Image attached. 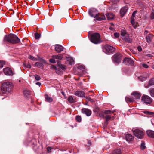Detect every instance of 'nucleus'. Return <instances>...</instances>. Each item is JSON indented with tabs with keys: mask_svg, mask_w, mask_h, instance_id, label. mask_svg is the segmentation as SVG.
Instances as JSON below:
<instances>
[{
	"mask_svg": "<svg viewBox=\"0 0 154 154\" xmlns=\"http://www.w3.org/2000/svg\"><path fill=\"white\" fill-rule=\"evenodd\" d=\"M137 11H134L132 15V18H134L135 16V14L137 13Z\"/></svg>",
	"mask_w": 154,
	"mask_h": 154,
	"instance_id": "nucleus-46",
	"label": "nucleus"
},
{
	"mask_svg": "<svg viewBox=\"0 0 154 154\" xmlns=\"http://www.w3.org/2000/svg\"><path fill=\"white\" fill-rule=\"evenodd\" d=\"M148 33V31L147 30H146L145 31V32H144V34L145 35L147 34Z\"/></svg>",
	"mask_w": 154,
	"mask_h": 154,
	"instance_id": "nucleus-60",
	"label": "nucleus"
},
{
	"mask_svg": "<svg viewBox=\"0 0 154 154\" xmlns=\"http://www.w3.org/2000/svg\"><path fill=\"white\" fill-rule=\"evenodd\" d=\"M68 63L69 65H71L73 64L74 63V60L73 59L71 58L68 60Z\"/></svg>",
	"mask_w": 154,
	"mask_h": 154,
	"instance_id": "nucleus-33",
	"label": "nucleus"
},
{
	"mask_svg": "<svg viewBox=\"0 0 154 154\" xmlns=\"http://www.w3.org/2000/svg\"><path fill=\"white\" fill-rule=\"evenodd\" d=\"M55 49L56 52L60 53L63 50V47L60 45H55Z\"/></svg>",
	"mask_w": 154,
	"mask_h": 154,
	"instance_id": "nucleus-13",
	"label": "nucleus"
},
{
	"mask_svg": "<svg viewBox=\"0 0 154 154\" xmlns=\"http://www.w3.org/2000/svg\"><path fill=\"white\" fill-rule=\"evenodd\" d=\"M126 33V31L124 29H122L121 31V34L122 36H124Z\"/></svg>",
	"mask_w": 154,
	"mask_h": 154,
	"instance_id": "nucleus-30",
	"label": "nucleus"
},
{
	"mask_svg": "<svg viewBox=\"0 0 154 154\" xmlns=\"http://www.w3.org/2000/svg\"><path fill=\"white\" fill-rule=\"evenodd\" d=\"M150 17L152 19H154V13L152 12L151 14V15H150Z\"/></svg>",
	"mask_w": 154,
	"mask_h": 154,
	"instance_id": "nucleus-52",
	"label": "nucleus"
},
{
	"mask_svg": "<svg viewBox=\"0 0 154 154\" xmlns=\"http://www.w3.org/2000/svg\"><path fill=\"white\" fill-rule=\"evenodd\" d=\"M35 65L38 68H41L43 69L44 67V65L43 64L40 62H36L35 63Z\"/></svg>",
	"mask_w": 154,
	"mask_h": 154,
	"instance_id": "nucleus-24",
	"label": "nucleus"
},
{
	"mask_svg": "<svg viewBox=\"0 0 154 154\" xmlns=\"http://www.w3.org/2000/svg\"><path fill=\"white\" fill-rule=\"evenodd\" d=\"M146 134L149 137L154 138V131L150 130H148L146 131Z\"/></svg>",
	"mask_w": 154,
	"mask_h": 154,
	"instance_id": "nucleus-16",
	"label": "nucleus"
},
{
	"mask_svg": "<svg viewBox=\"0 0 154 154\" xmlns=\"http://www.w3.org/2000/svg\"><path fill=\"white\" fill-rule=\"evenodd\" d=\"M105 49L107 52L109 53H112L115 51V49L113 47L109 45H105Z\"/></svg>",
	"mask_w": 154,
	"mask_h": 154,
	"instance_id": "nucleus-11",
	"label": "nucleus"
},
{
	"mask_svg": "<svg viewBox=\"0 0 154 154\" xmlns=\"http://www.w3.org/2000/svg\"><path fill=\"white\" fill-rule=\"evenodd\" d=\"M88 100L89 101H90L91 102H93L94 101V100L93 99H92L90 98H89Z\"/></svg>",
	"mask_w": 154,
	"mask_h": 154,
	"instance_id": "nucleus-59",
	"label": "nucleus"
},
{
	"mask_svg": "<svg viewBox=\"0 0 154 154\" xmlns=\"http://www.w3.org/2000/svg\"><path fill=\"white\" fill-rule=\"evenodd\" d=\"M121 153V151L119 149H115L112 152V154H120Z\"/></svg>",
	"mask_w": 154,
	"mask_h": 154,
	"instance_id": "nucleus-26",
	"label": "nucleus"
},
{
	"mask_svg": "<svg viewBox=\"0 0 154 154\" xmlns=\"http://www.w3.org/2000/svg\"><path fill=\"white\" fill-rule=\"evenodd\" d=\"M35 37L36 39H39L40 37V35L38 33H35Z\"/></svg>",
	"mask_w": 154,
	"mask_h": 154,
	"instance_id": "nucleus-37",
	"label": "nucleus"
},
{
	"mask_svg": "<svg viewBox=\"0 0 154 154\" xmlns=\"http://www.w3.org/2000/svg\"><path fill=\"white\" fill-rule=\"evenodd\" d=\"M82 112L88 116H90L91 114V111L90 110L86 108H83L82 109Z\"/></svg>",
	"mask_w": 154,
	"mask_h": 154,
	"instance_id": "nucleus-14",
	"label": "nucleus"
},
{
	"mask_svg": "<svg viewBox=\"0 0 154 154\" xmlns=\"http://www.w3.org/2000/svg\"><path fill=\"white\" fill-rule=\"evenodd\" d=\"M35 77L36 80L37 81H38L41 79V78L40 76L37 75H35Z\"/></svg>",
	"mask_w": 154,
	"mask_h": 154,
	"instance_id": "nucleus-43",
	"label": "nucleus"
},
{
	"mask_svg": "<svg viewBox=\"0 0 154 154\" xmlns=\"http://www.w3.org/2000/svg\"><path fill=\"white\" fill-rule=\"evenodd\" d=\"M126 140L127 141H130L132 140L133 137L132 135L128 134L125 136Z\"/></svg>",
	"mask_w": 154,
	"mask_h": 154,
	"instance_id": "nucleus-19",
	"label": "nucleus"
},
{
	"mask_svg": "<svg viewBox=\"0 0 154 154\" xmlns=\"http://www.w3.org/2000/svg\"><path fill=\"white\" fill-rule=\"evenodd\" d=\"M98 11L94 8H92L89 11V15L92 17L96 18L98 14Z\"/></svg>",
	"mask_w": 154,
	"mask_h": 154,
	"instance_id": "nucleus-7",
	"label": "nucleus"
},
{
	"mask_svg": "<svg viewBox=\"0 0 154 154\" xmlns=\"http://www.w3.org/2000/svg\"><path fill=\"white\" fill-rule=\"evenodd\" d=\"M45 100L49 103L53 101V99L51 97H49L47 94L45 95Z\"/></svg>",
	"mask_w": 154,
	"mask_h": 154,
	"instance_id": "nucleus-22",
	"label": "nucleus"
},
{
	"mask_svg": "<svg viewBox=\"0 0 154 154\" xmlns=\"http://www.w3.org/2000/svg\"><path fill=\"white\" fill-rule=\"evenodd\" d=\"M131 24L133 25L134 24V18H131Z\"/></svg>",
	"mask_w": 154,
	"mask_h": 154,
	"instance_id": "nucleus-48",
	"label": "nucleus"
},
{
	"mask_svg": "<svg viewBox=\"0 0 154 154\" xmlns=\"http://www.w3.org/2000/svg\"><path fill=\"white\" fill-rule=\"evenodd\" d=\"M105 118L106 119V121L107 122L108 121H109V120L110 119L111 117L110 116L107 115L106 116Z\"/></svg>",
	"mask_w": 154,
	"mask_h": 154,
	"instance_id": "nucleus-42",
	"label": "nucleus"
},
{
	"mask_svg": "<svg viewBox=\"0 0 154 154\" xmlns=\"http://www.w3.org/2000/svg\"><path fill=\"white\" fill-rule=\"evenodd\" d=\"M143 66L144 67L146 68H148L149 67L148 65L146 64H143Z\"/></svg>",
	"mask_w": 154,
	"mask_h": 154,
	"instance_id": "nucleus-54",
	"label": "nucleus"
},
{
	"mask_svg": "<svg viewBox=\"0 0 154 154\" xmlns=\"http://www.w3.org/2000/svg\"><path fill=\"white\" fill-rule=\"evenodd\" d=\"M50 68L52 69L56 70V67L54 65H51L50 66Z\"/></svg>",
	"mask_w": 154,
	"mask_h": 154,
	"instance_id": "nucleus-50",
	"label": "nucleus"
},
{
	"mask_svg": "<svg viewBox=\"0 0 154 154\" xmlns=\"http://www.w3.org/2000/svg\"><path fill=\"white\" fill-rule=\"evenodd\" d=\"M106 17L107 18L109 19H113L114 17V15L112 13H109L107 14H106Z\"/></svg>",
	"mask_w": 154,
	"mask_h": 154,
	"instance_id": "nucleus-25",
	"label": "nucleus"
},
{
	"mask_svg": "<svg viewBox=\"0 0 154 154\" xmlns=\"http://www.w3.org/2000/svg\"><path fill=\"white\" fill-rule=\"evenodd\" d=\"M23 94L25 97H26L31 94V92L28 89H25L23 90Z\"/></svg>",
	"mask_w": 154,
	"mask_h": 154,
	"instance_id": "nucleus-21",
	"label": "nucleus"
},
{
	"mask_svg": "<svg viewBox=\"0 0 154 154\" xmlns=\"http://www.w3.org/2000/svg\"><path fill=\"white\" fill-rule=\"evenodd\" d=\"M112 113V112L110 110H107L105 111V113L106 114H108Z\"/></svg>",
	"mask_w": 154,
	"mask_h": 154,
	"instance_id": "nucleus-45",
	"label": "nucleus"
},
{
	"mask_svg": "<svg viewBox=\"0 0 154 154\" xmlns=\"http://www.w3.org/2000/svg\"><path fill=\"white\" fill-rule=\"evenodd\" d=\"M13 87L12 84L10 82H4L1 88L2 92L3 94H7L8 93H11Z\"/></svg>",
	"mask_w": 154,
	"mask_h": 154,
	"instance_id": "nucleus-2",
	"label": "nucleus"
},
{
	"mask_svg": "<svg viewBox=\"0 0 154 154\" xmlns=\"http://www.w3.org/2000/svg\"><path fill=\"white\" fill-rule=\"evenodd\" d=\"M68 100L70 103H73L75 102V100L71 96H70L68 97Z\"/></svg>",
	"mask_w": 154,
	"mask_h": 154,
	"instance_id": "nucleus-28",
	"label": "nucleus"
},
{
	"mask_svg": "<svg viewBox=\"0 0 154 154\" xmlns=\"http://www.w3.org/2000/svg\"><path fill=\"white\" fill-rule=\"evenodd\" d=\"M128 10V7L127 6H125L122 7L120 11V13L121 16L123 17L127 12Z\"/></svg>",
	"mask_w": 154,
	"mask_h": 154,
	"instance_id": "nucleus-12",
	"label": "nucleus"
},
{
	"mask_svg": "<svg viewBox=\"0 0 154 154\" xmlns=\"http://www.w3.org/2000/svg\"><path fill=\"white\" fill-rule=\"evenodd\" d=\"M153 35L152 34H149L148 36L146 37V39L147 42L150 43L151 42Z\"/></svg>",
	"mask_w": 154,
	"mask_h": 154,
	"instance_id": "nucleus-23",
	"label": "nucleus"
},
{
	"mask_svg": "<svg viewBox=\"0 0 154 154\" xmlns=\"http://www.w3.org/2000/svg\"><path fill=\"white\" fill-rule=\"evenodd\" d=\"M3 72L4 73L7 75L11 76L13 75L12 69L8 67L4 68Z\"/></svg>",
	"mask_w": 154,
	"mask_h": 154,
	"instance_id": "nucleus-10",
	"label": "nucleus"
},
{
	"mask_svg": "<svg viewBox=\"0 0 154 154\" xmlns=\"http://www.w3.org/2000/svg\"><path fill=\"white\" fill-rule=\"evenodd\" d=\"M114 35L115 37H116V38H118L119 37V34L118 33H114Z\"/></svg>",
	"mask_w": 154,
	"mask_h": 154,
	"instance_id": "nucleus-49",
	"label": "nucleus"
},
{
	"mask_svg": "<svg viewBox=\"0 0 154 154\" xmlns=\"http://www.w3.org/2000/svg\"><path fill=\"white\" fill-rule=\"evenodd\" d=\"M123 63L127 65L133 66L134 65V62L132 60L129 58H125L123 60Z\"/></svg>",
	"mask_w": 154,
	"mask_h": 154,
	"instance_id": "nucleus-8",
	"label": "nucleus"
},
{
	"mask_svg": "<svg viewBox=\"0 0 154 154\" xmlns=\"http://www.w3.org/2000/svg\"><path fill=\"white\" fill-rule=\"evenodd\" d=\"M101 117H104V116L103 114H102V115H101Z\"/></svg>",
	"mask_w": 154,
	"mask_h": 154,
	"instance_id": "nucleus-62",
	"label": "nucleus"
},
{
	"mask_svg": "<svg viewBox=\"0 0 154 154\" xmlns=\"http://www.w3.org/2000/svg\"><path fill=\"white\" fill-rule=\"evenodd\" d=\"M4 42H8L12 44H17L20 42L19 38L15 35L13 34H10L6 35L4 38Z\"/></svg>",
	"mask_w": 154,
	"mask_h": 154,
	"instance_id": "nucleus-1",
	"label": "nucleus"
},
{
	"mask_svg": "<svg viewBox=\"0 0 154 154\" xmlns=\"http://www.w3.org/2000/svg\"><path fill=\"white\" fill-rule=\"evenodd\" d=\"M125 100L127 102L128 101L130 102H133L134 101V100L133 98H130L128 97H126Z\"/></svg>",
	"mask_w": 154,
	"mask_h": 154,
	"instance_id": "nucleus-29",
	"label": "nucleus"
},
{
	"mask_svg": "<svg viewBox=\"0 0 154 154\" xmlns=\"http://www.w3.org/2000/svg\"><path fill=\"white\" fill-rule=\"evenodd\" d=\"M140 147L142 150H144L145 149V144L144 142H142L141 144Z\"/></svg>",
	"mask_w": 154,
	"mask_h": 154,
	"instance_id": "nucleus-38",
	"label": "nucleus"
},
{
	"mask_svg": "<svg viewBox=\"0 0 154 154\" xmlns=\"http://www.w3.org/2000/svg\"><path fill=\"white\" fill-rule=\"evenodd\" d=\"M76 121L78 122H80L81 120V117L79 116H77L76 117Z\"/></svg>",
	"mask_w": 154,
	"mask_h": 154,
	"instance_id": "nucleus-36",
	"label": "nucleus"
},
{
	"mask_svg": "<svg viewBox=\"0 0 154 154\" xmlns=\"http://www.w3.org/2000/svg\"><path fill=\"white\" fill-rule=\"evenodd\" d=\"M125 41L128 43H131L132 42V40L131 38H126Z\"/></svg>",
	"mask_w": 154,
	"mask_h": 154,
	"instance_id": "nucleus-40",
	"label": "nucleus"
},
{
	"mask_svg": "<svg viewBox=\"0 0 154 154\" xmlns=\"http://www.w3.org/2000/svg\"><path fill=\"white\" fill-rule=\"evenodd\" d=\"M112 3L114 4L117 3L119 1V0H110Z\"/></svg>",
	"mask_w": 154,
	"mask_h": 154,
	"instance_id": "nucleus-47",
	"label": "nucleus"
},
{
	"mask_svg": "<svg viewBox=\"0 0 154 154\" xmlns=\"http://www.w3.org/2000/svg\"><path fill=\"white\" fill-rule=\"evenodd\" d=\"M62 94H64V92H62Z\"/></svg>",
	"mask_w": 154,
	"mask_h": 154,
	"instance_id": "nucleus-63",
	"label": "nucleus"
},
{
	"mask_svg": "<svg viewBox=\"0 0 154 154\" xmlns=\"http://www.w3.org/2000/svg\"><path fill=\"white\" fill-rule=\"evenodd\" d=\"M97 17H96V19L99 21H100L102 20H105L106 19V17L104 15H102L101 14H99L98 13L97 16Z\"/></svg>",
	"mask_w": 154,
	"mask_h": 154,
	"instance_id": "nucleus-15",
	"label": "nucleus"
},
{
	"mask_svg": "<svg viewBox=\"0 0 154 154\" xmlns=\"http://www.w3.org/2000/svg\"><path fill=\"white\" fill-rule=\"evenodd\" d=\"M51 147H48L47 148V150H48V152H51Z\"/></svg>",
	"mask_w": 154,
	"mask_h": 154,
	"instance_id": "nucleus-56",
	"label": "nucleus"
},
{
	"mask_svg": "<svg viewBox=\"0 0 154 154\" xmlns=\"http://www.w3.org/2000/svg\"><path fill=\"white\" fill-rule=\"evenodd\" d=\"M58 64L59 65L60 67L63 70H65L66 69V67L64 65L60 63H58Z\"/></svg>",
	"mask_w": 154,
	"mask_h": 154,
	"instance_id": "nucleus-31",
	"label": "nucleus"
},
{
	"mask_svg": "<svg viewBox=\"0 0 154 154\" xmlns=\"http://www.w3.org/2000/svg\"><path fill=\"white\" fill-rule=\"evenodd\" d=\"M149 84L150 85H154V79H152L149 81Z\"/></svg>",
	"mask_w": 154,
	"mask_h": 154,
	"instance_id": "nucleus-35",
	"label": "nucleus"
},
{
	"mask_svg": "<svg viewBox=\"0 0 154 154\" xmlns=\"http://www.w3.org/2000/svg\"><path fill=\"white\" fill-rule=\"evenodd\" d=\"M55 58H53L52 57V58L51 59H50L49 60V61L50 62L52 63H56V60H55Z\"/></svg>",
	"mask_w": 154,
	"mask_h": 154,
	"instance_id": "nucleus-41",
	"label": "nucleus"
},
{
	"mask_svg": "<svg viewBox=\"0 0 154 154\" xmlns=\"http://www.w3.org/2000/svg\"><path fill=\"white\" fill-rule=\"evenodd\" d=\"M148 56L149 57H151L152 56V55L151 54H148Z\"/></svg>",
	"mask_w": 154,
	"mask_h": 154,
	"instance_id": "nucleus-61",
	"label": "nucleus"
},
{
	"mask_svg": "<svg viewBox=\"0 0 154 154\" xmlns=\"http://www.w3.org/2000/svg\"><path fill=\"white\" fill-rule=\"evenodd\" d=\"M91 41L95 44H97L101 42L100 36L99 34L95 33L92 34L91 38Z\"/></svg>",
	"mask_w": 154,
	"mask_h": 154,
	"instance_id": "nucleus-3",
	"label": "nucleus"
},
{
	"mask_svg": "<svg viewBox=\"0 0 154 154\" xmlns=\"http://www.w3.org/2000/svg\"><path fill=\"white\" fill-rule=\"evenodd\" d=\"M131 95H134L136 99H139L141 96L140 94L137 91L134 92Z\"/></svg>",
	"mask_w": 154,
	"mask_h": 154,
	"instance_id": "nucleus-20",
	"label": "nucleus"
},
{
	"mask_svg": "<svg viewBox=\"0 0 154 154\" xmlns=\"http://www.w3.org/2000/svg\"><path fill=\"white\" fill-rule=\"evenodd\" d=\"M141 99L142 102L146 104H150L152 102L151 98L147 95H143Z\"/></svg>",
	"mask_w": 154,
	"mask_h": 154,
	"instance_id": "nucleus-5",
	"label": "nucleus"
},
{
	"mask_svg": "<svg viewBox=\"0 0 154 154\" xmlns=\"http://www.w3.org/2000/svg\"><path fill=\"white\" fill-rule=\"evenodd\" d=\"M122 55L120 53L115 54L112 57L113 61L116 63H119L121 61Z\"/></svg>",
	"mask_w": 154,
	"mask_h": 154,
	"instance_id": "nucleus-6",
	"label": "nucleus"
},
{
	"mask_svg": "<svg viewBox=\"0 0 154 154\" xmlns=\"http://www.w3.org/2000/svg\"><path fill=\"white\" fill-rule=\"evenodd\" d=\"M134 135L137 138L139 139L143 138L144 135V133L142 131L138 129L133 130Z\"/></svg>",
	"mask_w": 154,
	"mask_h": 154,
	"instance_id": "nucleus-4",
	"label": "nucleus"
},
{
	"mask_svg": "<svg viewBox=\"0 0 154 154\" xmlns=\"http://www.w3.org/2000/svg\"><path fill=\"white\" fill-rule=\"evenodd\" d=\"M153 46H154V45H153Z\"/></svg>",
	"mask_w": 154,
	"mask_h": 154,
	"instance_id": "nucleus-64",
	"label": "nucleus"
},
{
	"mask_svg": "<svg viewBox=\"0 0 154 154\" xmlns=\"http://www.w3.org/2000/svg\"><path fill=\"white\" fill-rule=\"evenodd\" d=\"M109 28L110 30H113L115 29V27H113L111 26L109 27Z\"/></svg>",
	"mask_w": 154,
	"mask_h": 154,
	"instance_id": "nucleus-55",
	"label": "nucleus"
},
{
	"mask_svg": "<svg viewBox=\"0 0 154 154\" xmlns=\"http://www.w3.org/2000/svg\"><path fill=\"white\" fill-rule=\"evenodd\" d=\"M52 57L57 60V61L58 63H59V60H61L63 58V55L61 54H59L57 55H53L52 56Z\"/></svg>",
	"mask_w": 154,
	"mask_h": 154,
	"instance_id": "nucleus-17",
	"label": "nucleus"
},
{
	"mask_svg": "<svg viewBox=\"0 0 154 154\" xmlns=\"http://www.w3.org/2000/svg\"><path fill=\"white\" fill-rule=\"evenodd\" d=\"M137 49L138 51L140 52L142 50V48L140 46H138L137 47Z\"/></svg>",
	"mask_w": 154,
	"mask_h": 154,
	"instance_id": "nucleus-53",
	"label": "nucleus"
},
{
	"mask_svg": "<svg viewBox=\"0 0 154 154\" xmlns=\"http://www.w3.org/2000/svg\"><path fill=\"white\" fill-rule=\"evenodd\" d=\"M110 25H111V26L115 27V25H114V24H113V23H110Z\"/></svg>",
	"mask_w": 154,
	"mask_h": 154,
	"instance_id": "nucleus-58",
	"label": "nucleus"
},
{
	"mask_svg": "<svg viewBox=\"0 0 154 154\" xmlns=\"http://www.w3.org/2000/svg\"><path fill=\"white\" fill-rule=\"evenodd\" d=\"M36 84L39 86H40L41 85V83L40 82H37L36 83Z\"/></svg>",
	"mask_w": 154,
	"mask_h": 154,
	"instance_id": "nucleus-57",
	"label": "nucleus"
},
{
	"mask_svg": "<svg viewBox=\"0 0 154 154\" xmlns=\"http://www.w3.org/2000/svg\"><path fill=\"white\" fill-rule=\"evenodd\" d=\"M74 94L78 96L81 97H84V93L82 91H77L75 92Z\"/></svg>",
	"mask_w": 154,
	"mask_h": 154,
	"instance_id": "nucleus-18",
	"label": "nucleus"
},
{
	"mask_svg": "<svg viewBox=\"0 0 154 154\" xmlns=\"http://www.w3.org/2000/svg\"><path fill=\"white\" fill-rule=\"evenodd\" d=\"M25 66L27 68H31V65L29 64H28L27 65H25Z\"/></svg>",
	"mask_w": 154,
	"mask_h": 154,
	"instance_id": "nucleus-51",
	"label": "nucleus"
},
{
	"mask_svg": "<svg viewBox=\"0 0 154 154\" xmlns=\"http://www.w3.org/2000/svg\"><path fill=\"white\" fill-rule=\"evenodd\" d=\"M78 69L82 70V71L84 70V67L82 65H80L78 66Z\"/></svg>",
	"mask_w": 154,
	"mask_h": 154,
	"instance_id": "nucleus-39",
	"label": "nucleus"
},
{
	"mask_svg": "<svg viewBox=\"0 0 154 154\" xmlns=\"http://www.w3.org/2000/svg\"><path fill=\"white\" fill-rule=\"evenodd\" d=\"M136 76L137 77L139 80L142 81H145L147 78V75L145 73H143L142 74H137Z\"/></svg>",
	"mask_w": 154,
	"mask_h": 154,
	"instance_id": "nucleus-9",
	"label": "nucleus"
},
{
	"mask_svg": "<svg viewBox=\"0 0 154 154\" xmlns=\"http://www.w3.org/2000/svg\"><path fill=\"white\" fill-rule=\"evenodd\" d=\"M150 93L152 97H154V89L150 90Z\"/></svg>",
	"mask_w": 154,
	"mask_h": 154,
	"instance_id": "nucleus-44",
	"label": "nucleus"
},
{
	"mask_svg": "<svg viewBox=\"0 0 154 154\" xmlns=\"http://www.w3.org/2000/svg\"><path fill=\"white\" fill-rule=\"evenodd\" d=\"M5 64V62L4 61L0 60V68H2Z\"/></svg>",
	"mask_w": 154,
	"mask_h": 154,
	"instance_id": "nucleus-34",
	"label": "nucleus"
},
{
	"mask_svg": "<svg viewBox=\"0 0 154 154\" xmlns=\"http://www.w3.org/2000/svg\"><path fill=\"white\" fill-rule=\"evenodd\" d=\"M144 113L149 115L150 117H154V113L152 112L146 111Z\"/></svg>",
	"mask_w": 154,
	"mask_h": 154,
	"instance_id": "nucleus-27",
	"label": "nucleus"
},
{
	"mask_svg": "<svg viewBox=\"0 0 154 154\" xmlns=\"http://www.w3.org/2000/svg\"><path fill=\"white\" fill-rule=\"evenodd\" d=\"M28 58L34 61H36L38 60L37 58L34 57L33 56L31 55H29L28 57Z\"/></svg>",
	"mask_w": 154,
	"mask_h": 154,
	"instance_id": "nucleus-32",
	"label": "nucleus"
}]
</instances>
